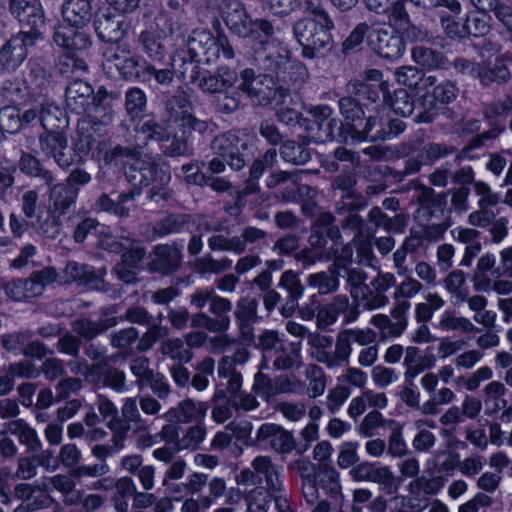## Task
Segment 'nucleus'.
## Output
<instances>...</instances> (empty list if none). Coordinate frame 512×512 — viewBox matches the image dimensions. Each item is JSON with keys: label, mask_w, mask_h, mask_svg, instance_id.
<instances>
[{"label": "nucleus", "mask_w": 512, "mask_h": 512, "mask_svg": "<svg viewBox=\"0 0 512 512\" xmlns=\"http://www.w3.org/2000/svg\"><path fill=\"white\" fill-rule=\"evenodd\" d=\"M9 10L22 29L29 35L44 40L42 28L45 26V14L39 0H9Z\"/></svg>", "instance_id": "16"}, {"label": "nucleus", "mask_w": 512, "mask_h": 512, "mask_svg": "<svg viewBox=\"0 0 512 512\" xmlns=\"http://www.w3.org/2000/svg\"><path fill=\"white\" fill-rule=\"evenodd\" d=\"M340 229L336 224V216L332 212H321L312 223L308 243L325 253V250L329 249V240L332 242L331 246L342 245L343 236Z\"/></svg>", "instance_id": "17"}, {"label": "nucleus", "mask_w": 512, "mask_h": 512, "mask_svg": "<svg viewBox=\"0 0 512 512\" xmlns=\"http://www.w3.org/2000/svg\"><path fill=\"white\" fill-rule=\"evenodd\" d=\"M96 406L102 419L106 420L107 428L114 433V441L118 447H121L123 438H128L130 431L138 433L150 428L149 423L137 408L136 397H128L124 400L121 416L116 405L102 394L97 395Z\"/></svg>", "instance_id": "5"}, {"label": "nucleus", "mask_w": 512, "mask_h": 512, "mask_svg": "<svg viewBox=\"0 0 512 512\" xmlns=\"http://www.w3.org/2000/svg\"><path fill=\"white\" fill-rule=\"evenodd\" d=\"M61 216L49 208L44 214L39 212L35 220L31 221V224L44 237L55 239L60 234Z\"/></svg>", "instance_id": "52"}, {"label": "nucleus", "mask_w": 512, "mask_h": 512, "mask_svg": "<svg viewBox=\"0 0 512 512\" xmlns=\"http://www.w3.org/2000/svg\"><path fill=\"white\" fill-rule=\"evenodd\" d=\"M340 277V270L330 265L326 271L310 274L307 278V282L310 287L317 289L320 295H326L338 290Z\"/></svg>", "instance_id": "47"}, {"label": "nucleus", "mask_w": 512, "mask_h": 512, "mask_svg": "<svg viewBox=\"0 0 512 512\" xmlns=\"http://www.w3.org/2000/svg\"><path fill=\"white\" fill-rule=\"evenodd\" d=\"M194 223L195 219L191 214L168 213L153 224L152 230L158 237H164L184 232Z\"/></svg>", "instance_id": "38"}, {"label": "nucleus", "mask_w": 512, "mask_h": 512, "mask_svg": "<svg viewBox=\"0 0 512 512\" xmlns=\"http://www.w3.org/2000/svg\"><path fill=\"white\" fill-rule=\"evenodd\" d=\"M312 119H306L305 131L307 138L315 143H326L337 140L346 143L348 138L340 121L334 117V112L328 105H317L310 108Z\"/></svg>", "instance_id": "11"}, {"label": "nucleus", "mask_w": 512, "mask_h": 512, "mask_svg": "<svg viewBox=\"0 0 512 512\" xmlns=\"http://www.w3.org/2000/svg\"><path fill=\"white\" fill-rule=\"evenodd\" d=\"M258 301L255 298L245 296L238 299L234 310L235 321L240 337L244 342L254 341V323L258 320Z\"/></svg>", "instance_id": "30"}, {"label": "nucleus", "mask_w": 512, "mask_h": 512, "mask_svg": "<svg viewBox=\"0 0 512 512\" xmlns=\"http://www.w3.org/2000/svg\"><path fill=\"white\" fill-rule=\"evenodd\" d=\"M38 37L18 31L6 40L0 48V72H12L18 69L30 50L44 41Z\"/></svg>", "instance_id": "13"}, {"label": "nucleus", "mask_w": 512, "mask_h": 512, "mask_svg": "<svg viewBox=\"0 0 512 512\" xmlns=\"http://www.w3.org/2000/svg\"><path fill=\"white\" fill-rule=\"evenodd\" d=\"M338 336L348 350L349 355L352 352V342L361 346H368L376 339V334L371 329H345L340 331Z\"/></svg>", "instance_id": "60"}, {"label": "nucleus", "mask_w": 512, "mask_h": 512, "mask_svg": "<svg viewBox=\"0 0 512 512\" xmlns=\"http://www.w3.org/2000/svg\"><path fill=\"white\" fill-rule=\"evenodd\" d=\"M307 10L314 17H303L293 23L292 31L295 40L302 47V56L314 59L329 51L333 38L331 31L335 28L332 18L319 3L306 1Z\"/></svg>", "instance_id": "3"}, {"label": "nucleus", "mask_w": 512, "mask_h": 512, "mask_svg": "<svg viewBox=\"0 0 512 512\" xmlns=\"http://www.w3.org/2000/svg\"><path fill=\"white\" fill-rule=\"evenodd\" d=\"M416 200L420 209L430 218L440 219L448 209L445 191L437 193L432 187L426 185H419L417 187Z\"/></svg>", "instance_id": "32"}, {"label": "nucleus", "mask_w": 512, "mask_h": 512, "mask_svg": "<svg viewBox=\"0 0 512 512\" xmlns=\"http://www.w3.org/2000/svg\"><path fill=\"white\" fill-rule=\"evenodd\" d=\"M57 272L52 267L34 271L27 279H16L5 286L6 294L20 301L37 297L42 294L44 288L56 280Z\"/></svg>", "instance_id": "15"}, {"label": "nucleus", "mask_w": 512, "mask_h": 512, "mask_svg": "<svg viewBox=\"0 0 512 512\" xmlns=\"http://www.w3.org/2000/svg\"><path fill=\"white\" fill-rule=\"evenodd\" d=\"M313 476L315 477L318 487L322 489L335 504H341L343 494L338 471L328 463H322L318 465Z\"/></svg>", "instance_id": "36"}, {"label": "nucleus", "mask_w": 512, "mask_h": 512, "mask_svg": "<svg viewBox=\"0 0 512 512\" xmlns=\"http://www.w3.org/2000/svg\"><path fill=\"white\" fill-rule=\"evenodd\" d=\"M146 106L147 97L142 89L132 87L125 93V110L131 120L141 119Z\"/></svg>", "instance_id": "59"}, {"label": "nucleus", "mask_w": 512, "mask_h": 512, "mask_svg": "<svg viewBox=\"0 0 512 512\" xmlns=\"http://www.w3.org/2000/svg\"><path fill=\"white\" fill-rule=\"evenodd\" d=\"M20 171L39 182L42 186H51L55 182L54 174L36 156L23 153L19 160Z\"/></svg>", "instance_id": "42"}, {"label": "nucleus", "mask_w": 512, "mask_h": 512, "mask_svg": "<svg viewBox=\"0 0 512 512\" xmlns=\"http://www.w3.org/2000/svg\"><path fill=\"white\" fill-rule=\"evenodd\" d=\"M214 155L221 156L233 171L243 170L252 161L251 136L246 129L229 130L218 134L211 141Z\"/></svg>", "instance_id": "9"}, {"label": "nucleus", "mask_w": 512, "mask_h": 512, "mask_svg": "<svg viewBox=\"0 0 512 512\" xmlns=\"http://www.w3.org/2000/svg\"><path fill=\"white\" fill-rule=\"evenodd\" d=\"M39 146L41 152L61 169H69L82 161V157L68 145L64 131L43 132L39 136Z\"/></svg>", "instance_id": "14"}, {"label": "nucleus", "mask_w": 512, "mask_h": 512, "mask_svg": "<svg viewBox=\"0 0 512 512\" xmlns=\"http://www.w3.org/2000/svg\"><path fill=\"white\" fill-rule=\"evenodd\" d=\"M238 80V74L229 67H218L213 73L204 72L198 88L204 93H223L232 88Z\"/></svg>", "instance_id": "31"}, {"label": "nucleus", "mask_w": 512, "mask_h": 512, "mask_svg": "<svg viewBox=\"0 0 512 512\" xmlns=\"http://www.w3.org/2000/svg\"><path fill=\"white\" fill-rule=\"evenodd\" d=\"M127 180L133 186H150L155 182H170V173L153 158L138 156L125 171Z\"/></svg>", "instance_id": "19"}, {"label": "nucleus", "mask_w": 512, "mask_h": 512, "mask_svg": "<svg viewBox=\"0 0 512 512\" xmlns=\"http://www.w3.org/2000/svg\"><path fill=\"white\" fill-rule=\"evenodd\" d=\"M350 475L356 481H369L382 486L387 494H393L398 490L395 476L388 466L362 462L351 469Z\"/></svg>", "instance_id": "24"}, {"label": "nucleus", "mask_w": 512, "mask_h": 512, "mask_svg": "<svg viewBox=\"0 0 512 512\" xmlns=\"http://www.w3.org/2000/svg\"><path fill=\"white\" fill-rule=\"evenodd\" d=\"M256 441L283 455L296 449L293 433L274 423L262 424L257 430Z\"/></svg>", "instance_id": "25"}, {"label": "nucleus", "mask_w": 512, "mask_h": 512, "mask_svg": "<svg viewBox=\"0 0 512 512\" xmlns=\"http://www.w3.org/2000/svg\"><path fill=\"white\" fill-rule=\"evenodd\" d=\"M219 9L228 30L239 38H248L260 32L263 36L276 34V28L267 18L253 19L241 0H222Z\"/></svg>", "instance_id": "8"}, {"label": "nucleus", "mask_w": 512, "mask_h": 512, "mask_svg": "<svg viewBox=\"0 0 512 512\" xmlns=\"http://www.w3.org/2000/svg\"><path fill=\"white\" fill-rule=\"evenodd\" d=\"M93 24L97 37L104 43L120 41L127 30L123 15L110 9L96 13Z\"/></svg>", "instance_id": "27"}, {"label": "nucleus", "mask_w": 512, "mask_h": 512, "mask_svg": "<svg viewBox=\"0 0 512 512\" xmlns=\"http://www.w3.org/2000/svg\"><path fill=\"white\" fill-rule=\"evenodd\" d=\"M94 0H64L61 16L67 25L55 28L53 42L60 48L75 53L84 51L91 45L89 34L84 30L93 18Z\"/></svg>", "instance_id": "4"}, {"label": "nucleus", "mask_w": 512, "mask_h": 512, "mask_svg": "<svg viewBox=\"0 0 512 512\" xmlns=\"http://www.w3.org/2000/svg\"><path fill=\"white\" fill-rule=\"evenodd\" d=\"M277 290L281 294V315L285 318L291 317L297 310L298 301L305 292V286L299 274L291 269L284 271L277 283Z\"/></svg>", "instance_id": "22"}, {"label": "nucleus", "mask_w": 512, "mask_h": 512, "mask_svg": "<svg viewBox=\"0 0 512 512\" xmlns=\"http://www.w3.org/2000/svg\"><path fill=\"white\" fill-rule=\"evenodd\" d=\"M346 92L363 108L369 109L378 105L381 99V86L368 84L358 80L349 81Z\"/></svg>", "instance_id": "43"}, {"label": "nucleus", "mask_w": 512, "mask_h": 512, "mask_svg": "<svg viewBox=\"0 0 512 512\" xmlns=\"http://www.w3.org/2000/svg\"><path fill=\"white\" fill-rule=\"evenodd\" d=\"M280 157L284 162L295 166L305 165L311 159L310 150L307 144L288 139L282 142L279 148Z\"/></svg>", "instance_id": "48"}, {"label": "nucleus", "mask_w": 512, "mask_h": 512, "mask_svg": "<svg viewBox=\"0 0 512 512\" xmlns=\"http://www.w3.org/2000/svg\"><path fill=\"white\" fill-rule=\"evenodd\" d=\"M512 79V73L507 65L505 54L495 58L493 64L479 66L478 80L483 87H490L492 84L505 85Z\"/></svg>", "instance_id": "37"}, {"label": "nucleus", "mask_w": 512, "mask_h": 512, "mask_svg": "<svg viewBox=\"0 0 512 512\" xmlns=\"http://www.w3.org/2000/svg\"><path fill=\"white\" fill-rule=\"evenodd\" d=\"M385 118L379 113L365 116L357 131L351 137L354 141H386Z\"/></svg>", "instance_id": "41"}, {"label": "nucleus", "mask_w": 512, "mask_h": 512, "mask_svg": "<svg viewBox=\"0 0 512 512\" xmlns=\"http://www.w3.org/2000/svg\"><path fill=\"white\" fill-rule=\"evenodd\" d=\"M251 46V65L258 72L275 76L279 81L294 87H302L307 80L308 71L301 62L291 61V51L281 39L263 36Z\"/></svg>", "instance_id": "1"}, {"label": "nucleus", "mask_w": 512, "mask_h": 512, "mask_svg": "<svg viewBox=\"0 0 512 512\" xmlns=\"http://www.w3.org/2000/svg\"><path fill=\"white\" fill-rule=\"evenodd\" d=\"M182 248L176 243L158 244L153 249V259L149 263V269L164 275L176 272L182 264Z\"/></svg>", "instance_id": "28"}, {"label": "nucleus", "mask_w": 512, "mask_h": 512, "mask_svg": "<svg viewBox=\"0 0 512 512\" xmlns=\"http://www.w3.org/2000/svg\"><path fill=\"white\" fill-rule=\"evenodd\" d=\"M78 197V189L71 188L63 183L52 184L49 189L50 209L60 215L70 212Z\"/></svg>", "instance_id": "45"}, {"label": "nucleus", "mask_w": 512, "mask_h": 512, "mask_svg": "<svg viewBox=\"0 0 512 512\" xmlns=\"http://www.w3.org/2000/svg\"><path fill=\"white\" fill-rule=\"evenodd\" d=\"M357 177L355 173H341L335 176L331 182V189L336 197L335 202L353 201L364 199L356 189Z\"/></svg>", "instance_id": "46"}, {"label": "nucleus", "mask_w": 512, "mask_h": 512, "mask_svg": "<svg viewBox=\"0 0 512 512\" xmlns=\"http://www.w3.org/2000/svg\"><path fill=\"white\" fill-rule=\"evenodd\" d=\"M411 57L418 66L427 70L447 69L449 65V60L443 52L424 45L414 46L411 49Z\"/></svg>", "instance_id": "44"}, {"label": "nucleus", "mask_w": 512, "mask_h": 512, "mask_svg": "<svg viewBox=\"0 0 512 512\" xmlns=\"http://www.w3.org/2000/svg\"><path fill=\"white\" fill-rule=\"evenodd\" d=\"M367 208V200L358 199L353 201L335 202L333 213L339 217V226L344 231L355 232L352 242L365 235V219L360 215V211Z\"/></svg>", "instance_id": "21"}, {"label": "nucleus", "mask_w": 512, "mask_h": 512, "mask_svg": "<svg viewBox=\"0 0 512 512\" xmlns=\"http://www.w3.org/2000/svg\"><path fill=\"white\" fill-rule=\"evenodd\" d=\"M493 205H477V209L468 215L472 227L488 228L493 243H500L508 234L509 221L506 217H496L491 209Z\"/></svg>", "instance_id": "23"}, {"label": "nucleus", "mask_w": 512, "mask_h": 512, "mask_svg": "<svg viewBox=\"0 0 512 512\" xmlns=\"http://www.w3.org/2000/svg\"><path fill=\"white\" fill-rule=\"evenodd\" d=\"M207 429L203 422L187 427L177 441L176 450L196 451L206 437Z\"/></svg>", "instance_id": "57"}, {"label": "nucleus", "mask_w": 512, "mask_h": 512, "mask_svg": "<svg viewBox=\"0 0 512 512\" xmlns=\"http://www.w3.org/2000/svg\"><path fill=\"white\" fill-rule=\"evenodd\" d=\"M252 282L263 292V305L268 312H271L281 303L280 292L272 287L273 279L270 271H261Z\"/></svg>", "instance_id": "50"}, {"label": "nucleus", "mask_w": 512, "mask_h": 512, "mask_svg": "<svg viewBox=\"0 0 512 512\" xmlns=\"http://www.w3.org/2000/svg\"><path fill=\"white\" fill-rule=\"evenodd\" d=\"M308 345L312 348L311 357L328 369L339 368L349 362V353L337 335L335 343L331 336L309 334Z\"/></svg>", "instance_id": "12"}, {"label": "nucleus", "mask_w": 512, "mask_h": 512, "mask_svg": "<svg viewBox=\"0 0 512 512\" xmlns=\"http://www.w3.org/2000/svg\"><path fill=\"white\" fill-rule=\"evenodd\" d=\"M105 273V268H101L96 271L91 265L76 261H69L63 269L62 277L65 283L74 282L90 289L107 291L109 289V284L104 280Z\"/></svg>", "instance_id": "20"}, {"label": "nucleus", "mask_w": 512, "mask_h": 512, "mask_svg": "<svg viewBox=\"0 0 512 512\" xmlns=\"http://www.w3.org/2000/svg\"><path fill=\"white\" fill-rule=\"evenodd\" d=\"M7 429L11 435L17 437L19 443L26 448L28 454L38 453L42 448V441L37 431L24 419L18 418L7 422Z\"/></svg>", "instance_id": "39"}, {"label": "nucleus", "mask_w": 512, "mask_h": 512, "mask_svg": "<svg viewBox=\"0 0 512 512\" xmlns=\"http://www.w3.org/2000/svg\"><path fill=\"white\" fill-rule=\"evenodd\" d=\"M207 404L205 402H195L192 399H185L178 403L176 407L169 409L164 418L168 422L190 423L193 421L202 422L206 415Z\"/></svg>", "instance_id": "34"}, {"label": "nucleus", "mask_w": 512, "mask_h": 512, "mask_svg": "<svg viewBox=\"0 0 512 512\" xmlns=\"http://www.w3.org/2000/svg\"><path fill=\"white\" fill-rule=\"evenodd\" d=\"M147 330L138 338L137 349L140 352H146L150 350L153 345L158 342L161 338L169 334V328L155 323L153 320L151 324L146 325Z\"/></svg>", "instance_id": "63"}, {"label": "nucleus", "mask_w": 512, "mask_h": 512, "mask_svg": "<svg viewBox=\"0 0 512 512\" xmlns=\"http://www.w3.org/2000/svg\"><path fill=\"white\" fill-rule=\"evenodd\" d=\"M456 147L445 143L429 142L419 151L420 157L425 161V165H432L436 161L446 158L456 152Z\"/></svg>", "instance_id": "61"}, {"label": "nucleus", "mask_w": 512, "mask_h": 512, "mask_svg": "<svg viewBox=\"0 0 512 512\" xmlns=\"http://www.w3.org/2000/svg\"><path fill=\"white\" fill-rule=\"evenodd\" d=\"M369 225L365 227V235L372 236L378 229L386 233H402L407 226L408 216L406 213H397L389 216L379 206H373L367 213Z\"/></svg>", "instance_id": "29"}, {"label": "nucleus", "mask_w": 512, "mask_h": 512, "mask_svg": "<svg viewBox=\"0 0 512 512\" xmlns=\"http://www.w3.org/2000/svg\"><path fill=\"white\" fill-rule=\"evenodd\" d=\"M120 76L125 80H137L144 72L147 62L131 51H117L109 59Z\"/></svg>", "instance_id": "33"}, {"label": "nucleus", "mask_w": 512, "mask_h": 512, "mask_svg": "<svg viewBox=\"0 0 512 512\" xmlns=\"http://www.w3.org/2000/svg\"><path fill=\"white\" fill-rule=\"evenodd\" d=\"M139 42L148 58L160 65L167 54L166 47L160 37H157L153 32L143 31L139 35Z\"/></svg>", "instance_id": "58"}, {"label": "nucleus", "mask_w": 512, "mask_h": 512, "mask_svg": "<svg viewBox=\"0 0 512 512\" xmlns=\"http://www.w3.org/2000/svg\"><path fill=\"white\" fill-rule=\"evenodd\" d=\"M95 96L93 87L82 79L70 81L65 89L68 108L79 115L95 111Z\"/></svg>", "instance_id": "26"}, {"label": "nucleus", "mask_w": 512, "mask_h": 512, "mask_svg": "<svg viewBox=\"0 0 512 512\" xmlns=\"http://www.w3.org/2000/svg\"><path fill=\"white\" fill-rule=\"evenodd\" d=\"M146 255V249L139 240L134 238L126 239L125 250L121 253L119 262L124 263L128 267L139 269L140 263Z\"/></svg>", "instance_id": "64"}, {"label": "nucleus", "mask_w": 512, "mask_h": 512, "mask_svg": "<svg viewBox=\"0 0 512 512\" xmlns=\"http://www.w3.org/2000/svg\"><path fill=\"white\" fill-rule=\"evenodd\" d=\"M340 274L346 280L353 299H359V296L368 293V285L366 284L368 275L362 268L345 265L340 269Z\"/></svg>", "instance_id": "51"}, {"label": "nucleus", "mask_w": 512, "mask_h": 512, "mask_svg": "<svg viewBox=\"0 0 512 512\" xmlns=\"http://www.w3.org/2000/svg\"><path fill=\"white\" fill-rule=\"evenodd\" d=\"M231 311L232 302L215 293L210 302L209 312L222 333L226 332L230 327Z\"/></svg>", "instance_id": "55"}, {"label": "nucleus", "mask_w": 512, "mask_h": 512, "mask_svg": "<svg viewBox=\"0 0 512 512\" xmlns=\"http://www.w3.org/2000/svg\"><path fill=\"white\" fill-rule=\"evenodd\" d=\"M367 44L371 51L380 58L394 61L405 52V41L397 31L377 28L370 31Z\"/></svg>", "instance_id": "18"}, {"label": "nucleus", "mask_w": 512, "mask_h": 512, "mask_svg": "<svg viewBox=\"0 0 512 512\" xmlns=\"http://www.w3.org/2000/svg\"><path fill=\"white\" fill-rule=\"evenodd\" d=\"M239 90L243 92L255 106L265 107L281 104L292 92H297L301 87L285 84L275 76L262 72L256 74L253 68H245L240 73Z\"/></svg>", "instance_id": "6"}, {"label": "nucleus", "mask_w": 512, "mask_h": 512, "mask_svg": "<svg viewBox=\"0 0 512 512\" xmlns=\"http://www.w3.org/2000/svg\"><path fill=\"white\" fill-rule=\"evenodd\" d=\"M338 108L344 122H340L346 137L351 139L358 127L365 118L364 109L355 101L350 94L338 100Z\"/></svg>", "instance_id": "35"}, {"label": "nucleus", "mask_w": 512, "mask_h": 512, "mask_svg": "<svg viewBox=\"0 0 512 512\" xmlns=\"http://www.w3.org/2000/svg\"><path fill=\"white\" fill-rule=\"evenodd\" d=\"M95 371H101L100 376L104 386L109 387L118 393H122L127 390L126 375L122 370L111 366H107L102 370L101 364L96 363L89 367L87 376Z\"/></svg>", "instance_id": "53"}, {"label": "nucleus", "mask_w": 512, "mask_h": 512, "mask_svg": "<svg viewBox=\"0 0 512 512\" xmlns=\"http://www.w3.org/2000/svg\"><path fill=\"white\" fill-rule=\"evenodd\" d=\"M187 55L205 64L215 63L220 58L232 60L235 50L224 33L215 37L207 29H194L187 39Z\"/></svg>", "instance_id": "10"}, {"label": "nucleus", "mask_w": 512, "mask_h": 512, "mask_svg": "<svg viewBox=\"0 0 512 512\" xmlns=\"http://www.w3.org/2000/svg\"><path fill=\"white\" fill-rule=\"evenodd\" d=\"M160 352L174 361L173 364H186L193 359V352L184 346V341L181 338L166 339L160 345Z\"/></svg>", "instance_id": "54"}, {"label": "nucleus", "mask_w": 512, "mask_h": 512, "mask_svg": "<svg viewBox=\"0 0 512 512\" xmlns=\"http://www.w3.org/2000/svg\"><path fill=\"white\" fill-rule=\"evenodd\" d=\"M1 91L8 101L14 103L23 102L30 95L26 79L20 75L4 80L1 86Z\"/></svg>", "instance_id": "56"}, {"label": "nucleus", "mask_w": 512, "mask_h": 512, "mask_svg": "<svg viewBox=\"0 0 512 512\" xmlns=\"http://www.w3.org/2000/svg\"><path fill=\"white\" fill-rule=\"evenodd\" d=\"M171 121L163 119L158 121L151 117L142 122L138 128V132L144 135L147 141H155L158 143H171L175 135H179V130L172 129Z\"/></svg>", "instance_id": "40"}, {"label": "nucleus", "mask_w": 512, "mask_h": 512, "mask_svg": "<svg viewBox=\"0 0 512 512\" xmlns=\"http://www.w3.org/2000/svg\"><path fill=\"white\" fill-rule=\"evenodd\" d=\"M255 347L262 353L260 369L268 368L270 360L277 370L283 371L301 364L300 343L285 341L283 335L275 330H264Z\"/></svg>", "instance_id": "7"}, {"label": "nucleus", "mask_w": 512, "mask_h": 512, "mask_svg": "<svg viewBox=\"0 0 512 512\" xmlns=\"http://www.w3.org/2000/svg\"><path fill=\"white\" fill-rule=\"evenodd\" d=\"M39 121L44 132L64 131L68 126V120L62 110L54 104H42L39 109Z\"/></svg>", "instance_id": "49"}, {"label": "nucleus", "mask_w": 512, "mask_h": 512, "mask_svg": "<svg viewBox=\"0 0 512 512\" xmlns=\"http://www.w3.org/2000/svg\"><path fill=\"white\" fill-rule=\"evenodd\" d=\"M191 102L189 96L184 91H177L165 102V112L167 119L171 122H179V135H175L170 144L163 149V154L167 157H190L194 154L193 146L190 142L192 131L201 135L209 129V123L197 118L188 111Z\"/></svg>", "instance_id": "2"}, {"label": "nucleus", "mask_w": 512, "mask_h": 512, "mask_svg": "<svg viewBox=\"0 0 512 512\" xmlns=\"http://www.w3.org/2000/svg\"><path fill=\"white\" fill-rule=\"evenodd\" d=\"M147 330L138 338L137 349L140 352H146L150 350L153 345L158 342L161 338L169 334V328L155 323L153 320L151 324L146 325Z\"/></svg>", "instance_id": "62"}]
</instances>
